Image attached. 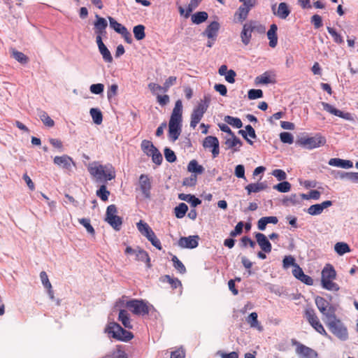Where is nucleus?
Returning a JSON list of instances; mask_svg holds the SVG:
<instances>
[{"instance_id": "1", "label": "nucleus", "mask_w": 358, "mask_h": 358, "mask_svg": "<svg viewBox=\"0 0 358 358\" xmlns=\"http://www.w3.org/2000/svg\"><path fill=\"white\" fill-rule=\"evenodd\" d=\"M182 103L181 100L176 101L169 122V136L172 141H176L180 136L182 127Z\"/></svg>"}, {"instance_id": "2", "label": "nucleus", "mask_w": 358, "mask_h": 358, "mask_svg": "<svg viewBox=\"0 0 358 358\" xmlns=\"http://www.w3.org/2000/svg\"><path fill=\"white\" fill-rule=\"evenodd\" d=\"M329 310L331 312V314H330L326 322L327 327L341 341H346L348 338L347 327L340 319L337 318L335 314L336 309L334 306H330Z\"/></svg>"}, {"instance_id": "3", "label": "nucleus", "mask_w": 358, "mask_h": 358, "mask_svg": "<svg viewBox=\"0 0 358 358\" xmlns=\"http://www.w3.org/2000/svg\"><path fill=\"white\" fill-rule=\"evenodd\" d=\"M90 173L100 180H111L115 178V171L114 167L110 164H92L88 167Z\"/></svg>"}, {"instance_id": "4", "label": "nucleus", "mask_w": 358, "mask_h": 358, "mask_svg": "<svg viewBox=\"0 0 358 358\" xmlns=\"http://www.w3.org/2000/svg\"><path fill=\"white\" fill-rule=\"evenodd\" d=\"M336 278V272L334 266L327 264L322 271L321 283L324 289L329 291H338V285L334 282Z\"/></svg>"}, {"instance_id": "5", "label": "nucleus", "mask_w": 358, "mask_h": 358, "mask_svg": "<svg viewBox=\"0 0 358 358\" xmlns=\"http://www.w3.org/2000/svg\"><path fill=\"white\" fill-rule=\"evenodd\" d=\"M303 317L308 324L320 334L328 336V334L321 323L317 315L313 308L307 307L303 312Z\"/></svg>"}, {"instance_id": "6", "label": "nucleus", "mask_w": 358, "mask_h": 358, "mask_svg": "<svg viewBox=\"0 0 358 358\" xmlns=\"http://www.w3.org/2000/svg\"><path fill=\"white\" fill-rule=\"evenodd\" d=\"M210 98L208 96H204L203 99L201 100L197 106L193 110L191 115L190 127L195 128L199 124L200 120L203 116V114L207 110L210 103Z\"/></svg>"}, {"instance_id": "7", "label": "nucleus", "mask_w": 358, "mask_h": 358, "mask_svg": "<svg viewBox=\"0 0 358 358\" xmlns=\"http://www.w3.org/2000/svg\"><path fill=\"white\" fill-rule=\"evenodd\" d=\"M107 331L108 334L118 341L127 342L131 340L134 335L131 332L124 329L119 324L113 322L110 323L108 328Z\"/></svg>"}, {"instance_id": "8", "label": "nucleus", "mask_w": 358, "mask_h": 358, "mask_svg": "<svg viewBox=\"0 0 358 358\" xmlns=\"http://www.w3.org/2000/svg\"><path fill=\"white\" fill-rule=\"evenodd\" d=\"M326 143L325 137L317 134L312 137H301L297 139L296 144L306 149L312 150L324 145Z\"/></svg>"}, {"instance_id": "9", "label": "nucleus", "mask_w": 358, "mask_h": 358, "mask_svg": "<svg viewBox=\"0 0 358 358\" xmlns=\"http://www.w3.org/2000/svg\"><path fill=\"white\" fill-rule=\"evenodd\" d=\"M117 207L114 204L108 206L106 209L105 220L114 229L118 231L122 224V219L117 215Z\"/></svg>"}, {"instance_id": "10", "label": "nucleus", "mask_w": 358, "mask_h": 358, "mask_svg": "<svg viewBox=\"0 0 358 358\" xmlns=\"http://www.w3.org/2000/svg\"><path fill=\"white\" fill-rule=\"evenodd\" d=\"M126 307L137 315H145L150 312L149 306L143 300L132 299L128 301Z\"/></svg>"}, {"instance_id": "11", "label": "nucleus", "mask_w": 358, "mask_h": 358, "mask_svg": "<svg viewBox=\"0 0 358 358\" xmlns=\"http://www.w3.org/2000/svg\"><path fill=\"white\" fill-rule=\"evenodd\" d=\"M257 22L253 20H250L243 24L242 31L241 33V38L242 43L245 45H248L252 38V33L256 28Z\"/></svg>"}, {"instance_id": "12", "label": "nucleus", "mask_w": 358, "mask_h": 358, "mask_svg": "<svg viewBox=\"0 0 358 358\" xmlns=\"http://www.w3.org/2000/svg\"><path fill=\"white\" fill-rule=\"evenodd\" d=\"M203 147L211 149L213 158L217 157L220 154L219 141L215 136H208L206 137L203 141Z\"/></svg>"}, {"instance_id": "13", "label": "nucleus", "mask_w": 358, "mask_h": 358, "mask_svg": "<svg viewBox=\"0 0 358 358\" xmlns=\"http://www.w3.org/2000/svg\"><path fill=\"white\" fill-rule=\"evenodd\" d=\"M53 162L54 164L57 166H59L68 171L71 170L72 166H76L73 159L66 155H64L62 156H56L54 158Z\"/></svg>"}, {"instance_id": "14", "label": "nucleus", "mask_w": 358, "mask_h": 358, "mask_svg": "<svg viewBox=\"0 0 358 358\" xmlns=\"http://www.w3.org/2000/svg\"><path fill=\"white\" fill-rule=\"evenodd\" d=\"M275 7V4L271 6L272 12L273 15H276L280 19L285 20L291 13L287 3L285 2L280 3L277 9Z\"/></svg>"}, {"instance_id": "15", "label": "nucleus", "mask_w": 358, "mask_h": 358, "mask_svg": "<svg viewBox=\"0 0 358 358\" xmlns=\"http://www.w3.org/2000/svg\"><path fill=\"white\" fill-rule=\"evenodd\" d=\"M315 303L320 312L328 318L330 314H331V312L329 310V307L331 306L329 303L324 298L320 296H317L315 298Z\"/></svg>"}, {"instance_id": "16", "label": "nucleus", "mask_w": 358, "mask_h": 358, "mask_svg": "<svg viewBox=\"0 0 358 358\" xmlns=\"http://www.w3.org/2000/svg\"><path fill=\"white\" fill-rule=\"evenodd\" d=\"M254 6H255L253 5H246V3L240 6L234 14V22H243L245 20L248 16L250 10Z\"/></svg>"}, {"instance_id": "17", "label": "nucleus", "mask_w": 358, "mask_h": 358, "mask_svg": "<svg viewBox=\"0 0 358 358\" xmlns=\"http://www.w3.org/2000/svg\"><path fill=\"white\" fill-rule=\"evenodd\" d=\"M255 82L256 85L274 84L276 83L275 74L273 71H265L262 75L256 77Z\"/></svg>"}, {"instance_id": "18", "label": "nucleus", "mask_w": 358, "mask_h": 358, "mask_svg": "<svg viewBox=\"0 0 358 358\" xmlns=\"http://www.w3.org/2000/svg\"><path fill=\"white\" fill-rule=\"evenodd\" d=\"M139 185L141 190L146 199L150 197L151 182L145 174H141L139 177Z\"/></svg>"}, {"instance_id": "19", "label": "nucleus", "mask_w": 358, "mask_h": 358, "mask_svg": "<svg viewBox=\"0 0 358 358\" xmlns=\"http://www.w3.org/2000/svg\"><path fill=\"white\" fill-rule=\"evenodd\" d=\"M220 28V23L217 21H213L207 26L203 34L206 36L208 39L215 41Z\"/></svg>"}, {"instance_id": "20", "label": "nucleus", "mask_w": 358, "mask_h": 358, "mask_svg": "<svg viewBox=\"0 0 358 358\" xmlns=\"http://www.w3.org/2000/svg\"><path fill=\"white\" fill-rule=\"evenodd\" d=\"M198 236H189L188 237H181L178 241V245L183 248L193 249L198 246Z\"/></svg>"}, {"instance_id": "21", "label": "nucleus", "mask_w": 358, "mask_h": 358, "mask_svg": "<svg viewBox=\"0 0 358 358\" xmlns=\"http://www.w3.org/2000/svg\"><path fill=\"white\" fill-rule=\"evenodd\" d=\"M255 238L259 246L262 250L264 252L269 253L271 252L272 245L267 237L262 233H257L255 234Z\"/></svg>"}, {"instance_id": "22", "label": "nucleus", "mask_w": 358, "mask_h": 358, "mask_svg": "<svg viewBox=\"0 0 358 358\" xmlns=\"http://www.w3.org/2000/svg\"><path fill=\"white\" fill-rule=\"evenodd\" d=\"M95 17L96 21L94 25L96 36H105L106 34V29L108 26L107 21L105 18L100 17L99 15H96Z\"/></svg>"}, {"instance_id": "23", "label": "nucleus", "mask_w": 358, "mask_h": 358, "mask_svg": "<svg viewBox=\"0 0 358 358\" xmlns=\"http://www.w3.org/2000/svg\"><path fill=\"white\" fill-rule=\"evenodd\" d=\"M331 205L332 202L331 201H325L321 203L314 204L308 208L307 213L311 215H317L321 214L324 208H327Z\"/></svg>"}, {"instance_id": "24", "label": "nucleus", "mask_w": 358, "mask_h": 358, "mask_svg": "<svg viewBox=\"0 0 358 358\" xmlns=\"http://www.w3.org/2000/svg\"><path fill=\"white\" fill-rule=\"evenodd\" d=\"M296 352L306 358H312L316 355V352L313 349L301 343L296 345Z\"/></svg>"}, {"instance_id": "25", "label": "nucleus", "mask_w": 358, "mask_h": 358, "mask_svg": "<svg viewBox=\"0 0 358 358\" xmlns=\"http://www.w3.org/2000/svg\"><path fill=\"white\" fill-rule=\"evenodd\" d=\"M277 30V25L275 24H272L267 32V37L269 40V46L271 48H275L278 43Z\"/></svg>"}, {"instance_id": "26", "label": "nucleus", "mask_w": 358, "mask_h": 358, "mask_svg": "<svg viewBox=\"0 0 358 358\" xmlns=\"http://www.w3.org/2000/svg\"><path fill=\"white\" fill-rule=\"evenodd\" d=\"M329 164L332 166L341 167L343 169H350L353 166V163L350 160H345L339 158L330 159Z\"/></svg>"}, {"instance_id": "27", "label": "nucleus", "mask_w": 358, "mask_h": 358, "mask_svg": "<svg viewBox=\"0 0 358 358\" xmlns=\"http://www.w3.org/2000/svg\"><path fill=\"white\" fill-rule=\"evenodd\" d=\"M225 145L227 148L232 149L233 152H238L242 146V142L235 134L231 136V138H227L225 141Z\"/></svg>"}, {"instance_id": "28", "label": "nucleus", "mask_w": 358, "mask_h": 358, "mask_svg": "<svg viewBox=\"0 0 358 358\" xmlns=\"http://www.w3.org/2000/svg\"><path fill=\"white\" fill-rule=\"evenodd\" d=\"M322 106H323L324 110H325L326 111L329 112L331 114H333L336 116H338V117H342L344 119L348 118L349 113H344L341 110L336 109V108H334L333 106H331V104H329L328 103L323 102Z\"/></svg>"}, {"instance_id": "29", "label": "nucleus", "mask_w": 358, "mask_h": 358, "mask_svg": "<svg viewBox=\"0 0 358 358\" xmlns=\"http://www.w3.org/2000/svg\"><path fill=\"white\" fill-rule=\"evenodd\" d=\"M266 188L267 185L265 182L250 183L245 187V189L247 190L248 194H250L251 193L259 192L266 189Z\"/></svg>"}, {"instance_id": "30", "label": "nucleus", "mask_w": 358, "mask_h": 358, "mask_svg": "<svg viewBox=\"0 0 358 358\" xmlns=\"http://www.w3.org/2000/svg\"><path fill=\"white\" fill-rule=\"evenodd\" d=\"M135 255L136 260L144 262L146 263V266L148 268L151 267L150 258L149 257L148 253L145 250L138 248Z\"/></svg>"}, {"instance_id": "31", "label": "nucleus", "mask_w": 358, "mask_h": 358, "mask_svg": "<svg viewBox=\"0 0 358 358\" xmlns=\"http://www.w3.org/2000/svg\"><path fill=\"white\" fill-rule=\"evenodd\" d=\"M245 130H246V131H244V130H239L238 133L240 134H241V136L247 141V142L250 145H252L253 144L252 141L249 139L247 136L248 134L250 138H256L257 136H256V134H255V131L252 128V127L251 125H250V124L245 126Z\"/></svg>"}, {"instance_id": "32", "label": "nucleus", "mask_w": 358, "mask_h": 358, "mask_svg": "<svg viewBox=\"0 0 358 358\" xmlns=\"http://www.w3.org/2000/svg\"><path fill=\"white\" fill-rule=\"evenodd\" d=\"M118 320L122 322L125 328L131 329L132 324L129 317V314L126 310H120L118 315Z\"/></svg>"}, {"instance_id": "33", "label": "nucleus", "mask_w": 358, "mask_h": 358, "mask_svg": "<svg viewBox=\"0 0 358 358\" xmlns=\"http://www.w3.org/2000/svg\"><path fill=\"white\" fill-rule=\"evenodd\" d=\"M208 15L206 11H199L193 14L191 17L192 23L199 24L207 20Z\"/></svg>"}, {"instance_id": "34", "label": "nucleus", "mask_w": 358, "mask_h": 358, "mask_svg": "<svg viewBox=\"0 0 358 358\" xmlns=\"http://www.w3.org/2000/svg\"><path fill=\"white\" fill-rule=\"evenodd\" d=\"M187 171L196 174H201L204 171V168L199 165L196 159H192L187 165Z\"/></svg>"}, {"instance_id": "35", "label": "nucleus", "mask_w": 358, "mask_h": 358, "mask_svg": "<svg viewBox=\"0 0 358 358\" xmlns=\"http://www.w3.org/2000/svg\"><path fill=\"white\" fill-rule=\"evenodd\" d=\"M257 313L255 312L251 313L246 318V322L252 328H257L259 331L262 330V327L259 324L257 320Z\"/></svg>"}, {"instance_id": "36", "label": "nucleus", "mask_w": 358, "mask_h": 358, "mask_svg": "<svg viewBox=\"0 0 358 358\" xmlns=\"http://www.w3.org/2000/svg\"><path fill=\"white\" fill-rule=\"evenodd\" d=\"M136 226L140 233L145 237H147L148 235H150V234L153 231L150 227L146 222H144L142 220H140V222L136 224Z\"/></svg>"}, {"instance_id": "37", "label": "nucleus", "mask_w": 358, "mask_h": 358, "mask_svg": "<svg viewBox=\"0 0 358 358\" xmlns=\"http://www.w3.org/2000/svg\"><path fill=\"white\" fill-rule=\"evenodd\" d=\"M141 148L143 152L148 156H150V153H152L155 148H156L153 143L148 140L142 141Z\"/></svg>"}, {"instance_id": "38", "label": "nucleus", "mask_w": 358, "mask_h": 358, "mask_svg": "<svg viewBox=\"0 0 358 358\" xmlns=\"http://www.w3.org/2000/svg\"><path fill=\"white\" fill-rule=\"evenodd\" d=\"M145 26L143 24H138L134 27L133 32L136 40L141 41L145 37Z\"/></svg>"}, {"instance_id": "39", "label": "nucleus", "mask_w": 358, "mask_h": 358, "mask_svg": "<svg viewBox=\"0 0 358 358\" xmlns=\"http://www.w3.org/2000/svg\"><path fill=\"white\" fill-rule=\"evenodd\" d=\"M334 250L339 255H343L350 252V248L346 243L338 242L335 244Z\"/></svg>"}, {"instance_id": "40", "label": "nucleus", "mask_w": 358, "mask_h": 358, "mask_svg": "<svg viewBox=\"0 0 358 358\" xmlns=\"http://www.w3.org/2000/svg\"><path fill=\"white\" fill-rule=\"evenodd\" d=\"M179 198L182 200L186 201L190 203L192 206L195 207L201 203V200L191 194H181L179 195Z\"/></svg>"}, {"instance_id": "41", "label": "nucleus", "mask_w": 358, "mask_h": 358, "mask_svg": "<svg viewBox=\"0 0 358 358\" xmlns=\"http://www.w3.org/2000/svg\"><path fill=\"white\" fill-rule=\"evenodd\" d=\"M161 280L164 282H168L173 289L181 286V282L178 278H173L169 275L162 276Z\"/></svg>"}, {"instance_id": "42", "label": "nucleus", "mask_w": 358, "mask_h": 358, "mask_svg": "<svg viewBox=\"0 0 358 358\" xmlns=\"http://www.w3.org/2000/svg\"><path fill=\"white\" fill-rule=\"evenodd\" d=\"M39 117L45 126L48 127H52L55 125L54 120L48 115L46 112L41 110L39 113Z\"/></svg>"}, {"instance_id": "43", "label": "nucleus", "mask_w": 358, "mask_h": 358, "mask_svg": "<svg viewBox=\"0 0 358 358\" xmlns=\"http://www.w3.org/2000/svg\"><path fill=\"white\" fill-rule=\"evenodd\" d=\"M188 207L185 203H180L178 206L174 208L175 215L177 218H182L187 211Z\"/></svg>"}, {"instance_id": "44", "label": "nucleus", "mask_w": 358, "mask_h": 358, "mask_svg": "<svg viewBox=\"0 0 358 358\" xmlns=\"http://www.w3.org/2000/svg\"><path fill=\"white\" fill-rule=\"evenodd\" d=\"M90 113L94 122L96 124H101L103 121V115L100 110L97 108H91Z\"/></svg>"}, {"instance_id": "45", "label": "nucleus", "mask_w": 358, "mask_h": 358, "mask_svg": "<svg viewBox=\"0 0 358 358\" xmlns=\"http://www.w3.org/2000/svg\"><path fill=\"white\" fill-rule=\"evenodd\" d=\"M108 20L110 22V26L111 28H113L116 32L118 34H122L127 29V28L121 24L120 23L117 22L114 18L112 17H108Z\"/></svg>"}, {"instance_id": "46", "label": "nucleus", "mask_w": 358, "mask_h": 358, "mask_svg": "<svg viewBox=\"0 0 358 358\" xmlns=\"http://www.w3.org/2000/svg\"><path fill=\"white\" fill-rule=\"evenodd\" d=\"M339 177L341 179H348L352 182L358 183V172H341L339 173Z\"/></svg>"}, {"instance_id": "47", "label": "nucleus", "mask_w": 358, "mask_h": 358, "mask_svg": "<svg viewBox=\"0 0 358 358\" xmlns=\"http://www.w3.org/2000/svg\"><path fill=\"white\" fill-rule=\"evenodd\" d=\"M224 120L229 124H230L237 129H240L243 126V123H242L241 119L238 117H234L228 115V116L225 117Z\"/></svg>"}, {"instance_id": "48", "label": "nucleus", "mask_w": 358, "mask_h": 358, "mask_svg": "<svg viewBox=\"0 0 358 358\" xmlns=\"http://www.w3.org/2000/svg\"><path fill=\"white\" fill-rule=\"evenodd\" d=\"M273 188L280 192H288L291 189V184L287 181H282L273 187Z\"/></svg>"}, {"instance_id": "49", "label": "nucleus", "mask_w": 358, "mask_h": 358, "mask_svg": "<svg viewBox=\"0 0 358 358\" xmlns=\"http://www.w3.org/2000/svg\"><path fill=\"white\" fill-rule=\"evenodd\" d=\"M96 195L99 196L102 201H106L108 199V196L110 195V192L107 190L106 185H103L100 187V188L96 191Z\"/></svg>"}, {"instance_id": "50", "label": "nucleus", "mask_w": 358, "mask_h": 358, "mask_svg": "<svg viewBox=\"0 0 358 358\" xmlns=\"http://www.w3.org/2000/svg\"><path fill=\"white\" fill-rule=\"evenodd\" d=\"M327 31L333 37L335 43L342 44L344 42L343 37L334 28L327 27Z\"/></svg>"}, {"instance_id": "51", "label": "nucleus", "mask_w": 358, "mask_h": 358, "mask_svg": "<svg viewBox=\"0 0 358 358\" xmlns=\"http://www.w3.org/2000/svg\"><path fill=\"white\" fill-rule=\"evenodd\" d=\"M12 55L13 57L21 64H27L29 61V58L24 53L17 50H13Z\"/></svg>"}, {"instance_id": "52", "label": "nucleus", "mask_w": 358, "mask_h": 358, "mask_svg": "<svg viewBox=\"0 0 358 358\" xmlns=\"http://www.w3.org/2000/svg\"><path fill=\"white\" fill-rule=\"evenodd\" d=\"M172 262L173 263L174 268L178 270L180 273H185L186 272V268L181 261L178 258L173 255L172 257Z\"/></svg>"}, {"instance_id": "53", "label": "nucleus", "mask_w": 358, "mask_h": 358, "mask_svg": "<svg viewBox=\"0 0 358 358\" xmlns=\"http://www.w3.org/2000/svg\"><path fill=\"white\" fill-rule=\"evenodd\" d=\"M99 50L105 62L109 63L112 62V55L106 45L102 46L101 48H99Z\"/></svg>"}, {"instance_id": "54", "label": "nucleus", "mask_w": 358, "mask_h": 358, "mask_svg": "<svg viewBox=\"0 0 358 358\" xmlns=\"http://www.w3.org/2000/svg\"><path fill=\"white\" fill-rule=\"evenodd\" d=\"M150 154L151 155L149 157H152V162L157 165H160L162 162L163 157L159 150L156 148L152 153Z\"/></svg>"}, {"instance_id": "55", "label": "nucleus", "mask_w": 358, "mask_h": 358, "mask_svg": "<svg viewBox=\"0 0 358 358\" xmlns=\"http://www.w3.org/2000/svg\"><path fill=\"white\" fill-rule=\"evenodd\" d=\"M80 224H81L90 234L94 235L95 234V231L93 227L90 224V220L87 218H81L78 220Z\"/></svg>"}, {"instance_id": "56", "label": "nucleus", "mask_w": 358, "mask_h": 358, "mask_svg": "<svg viewBox=\"0 0 358 358\" xmlns=\"http://www.w3.org/2000/svg\"><path fill=\"white\" fill-rule=\"evenodd\" d=\"M248 96L250 100L259 99L263 96V92L259 89H252L248 91Z\"/></svg>"}, {"instance_id": "57", "label": "nucleus", "mask_w": 358, "mask_h": 358, "mask_svg": "<svg viewBox=\"0 0 358 358\" xmlns=\"http://www.w3.org/2000/svg\"><path fill=\"white\" fill-rule=\"evenodd\" d=\"M152 243L153 246H155L158 250H161L162 249V243L157 238L154 231H152L150 235H148L146 237Z\"/></svg>"}, {"instance_id": "58", "label": "nucleus", "mask_w": 358, "mask_h": 358, "mask_svg": "<svg viewBox=\"0 0 358 358\" xmlns=\"http://www.w3.org/2000/svg\"><path fill=\"white\" fill-rule=\"evenodd\" d=\"M201 1L202 0H191L189 3L188 4L187 12L186 14L185 15V17H188L190 13L192 12V10L197 8V6L199 5Z\"/></svg>"}, {"instance_id": "59", "label": "nucleus", "mask_w": 358, "mask_h": 358, "mask_svg": "<svg viewBox=\"0 0 358 358\" xmlns=\"http://www.w3.org/2000/svg\"><path fill=\"white\" fill-rule=\"evenodd\" d=\"M280 138L284 143L292 144L294 142L293 135L289 132H282L280 134Z\"/></svg>"}, {"instance_id": "60", "label": "nucleus", "mask_w": 358, "mask_h": 358, "mask_svg": "<svg viewBox=\"0 0 358 358\" xmlns=\"http://www.w3.org/2000/svg\"><path fill=\"white\" fill-rule=\"evenodd\" d=\"M294 265H297V264L295 263V259L291 256H285L282 260V266L284 268H288L290 266H293L294 268Z\"/></svg>"}, {"instance_id": "61", "label": "nucleus", "mask_w": 358, "mask_h": 358, "mask_svg": "<svg viewBox=\"0 0 358 358\" xmlns=\"http://www.w3.org/2000/svg\"><path fill=\"white\" fill-rule=\"evenodd\" d=\"M165 159L169 162H174L176 160V155L175 152L169 148L164 149Z\"/></svg>"}, {"instance_id": "62", "label": "nucleus", "mask_w": 358, "mask_h": 358, "mask_svg": "<svg viewBox=\"0 0 358 358\" xmlns=\"http://www.w3.org/2000/svg\"><path fill=\"white\" fill-rule=\"evenodd\" d=\"M197 177L196 175H192L189 177L185 178L183 180L182 185L187 187H193L196 184Z\"/></svg>"}, {"instance_id": "63", "label": "nucleus", "mask_w": 358, "mask_h": 358, "mask_svg": "<svg viewBox=\"0 0 358 358\" xmlns=\"http://www.w3.org/2000/svg\"><path fill=\"white\" fill-rule=\"evenodd\" d=\"M104 85L101 83L93 84L90 86V90L92 94H99L103 92Z\"/></svg>"}, {"instance_id": "64", "label": "nucleus", "mask_w": 358, "mask_h": 358, "mask_svg": "<svg viewBox=\"0 0 358 358\" xmlns=\"http://www.w3.org/2000/svg\"><path fill=\"white\" fill-rule=\"evenodd\" d=\"M177 78L176 76H170L164 83V92H166L169 89L176 83Z\"/></svg>"}]
</instances>
